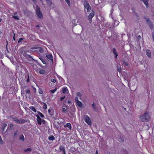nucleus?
I'll list each match as a JSON object with an SVG mask.
<instances>
[{"mask_svg": "<svg viewBox=\"0 0 154 154\" xmlns=\"http://www.w3.org/2000/svg\"><path fill=\"white\" fill-rule=\"evenodd\" d=\"M140 118L142 121L146 122L149 121L150 117L149 113L146 112L143 115L141 116Z\"/></svg>", "mask_w": 154, "mask_h": 154, "instance_id": "obj_1", "label": "nucleus"}, {"mask_svg": "<svg viewBox=\"0 0 154 154\" xmlns=\"http://www.w3.org/2000/svg\"><path fill=\"white\" fill-rule=\"evenodd\" d=\"M36 13L39 18L41 19L43 17L42 13L40 11L39 8L37 5H36Z\"/></svg>", "mask_w": 154, "mask_h": 154, "instance_id": "obj_2", "label": "nucleus"}, {"mask_svg": "<svg viewBox=\"0 0 154 154\" xmlns=\"http://www.w3.org/2000/svg\"><path fill=\"white\" fill-rule=\"evenodd\" d=\"M94 12L93 10H92L89 15L88 17V19L89 22L91 23L92 21V18L94 16Z\"/></svg>", "mask_w": 154, "mask_h": 154, "instance_id": "obj_3", "label": "nucleus"}, {"mask_svg": "<svg viewBox=\"0 0 154 154\" xmlns=\"http://www.w3.org/2000/svg\"><path fill=\"white\" fill-rule=\"evenodd\" d=\"M84 119L85 121L88 125H90L91 124V122L90 118L87 115H85L84 116Z\"/></svg>", "mask_w": 154, "mask_h": 154, "instance_id": "obj_4", "label": "nucleus"}, {"mask_svg": "<svg viewBox=\"0 0 154 154\" xmlns=\"http://www.w3.org/2000/svg\"><path fill=\"white\" fill-rule=\"evenodd\" d=\"M85 8L86 9L87 12H89L91 9V8L89 3L87 2H85L84 3Z\"/></svg>", "mask_w": 154, "mask_h": 154, "instance_id": "obj_5", "label": "nucleus"}, {"mask_svg": "<svg viewBox=\"0 0 154 154\" xmlns=\"http://www.w3.org/2000/svg\"><path fill=\"white\" fill-rule=\"evenodd\" d=\"M36 116L37 117V120L38 123V124L40 125L41 124L42 122L43 123L44 122L45 120H44L40 118V116H39L38 115H36Z\"/></svg>", "mask_w": 154, "mask_h": 154, "instance_id": "obj_6", "label": "nucleus"}, {"mask_svg": "<svg viewBox=\"0 0 154 154\" xmlns=\"http://www.w3.org/2000/svg\"><path fill=\"white\" fill-rule=\"evenodd\" d=\"M145 20L150 28L152 29L153 28V26L152 23L150 21L149 19L148 18H147L145 19Z\"/></svg>", "mask_w": 154, "mask_h": 154, "instance_id": "obj_7", "label": "nucleus"}, {"mask_svg": "<svg viewBox=\"0 0 154 154\" xmlns=\"http://www.w3.org/2000/svg\"><path fill=\"white\" fill-rule=\"evenodd\" d=\"M14 120L18 123H24L26 122L25 120L22 119H14Z\"/></svg>", "mask_w": 154, "mask_h": 154, "instance_id": "obj_8", "label": "nucleus"}, {"mask_svg": "<svg viewBox=\"0 0 154 154\" xmlns=\"http://www.w3.org/2000/svg\"><path fill=\"white\" fill-rule=\"evenodd\" d=\"M128 58L126 57H125L123 59V62L125 64V65L126 66H128Z\"/></svg>", "mask_w": 154, "mask_h": 154, "instance_id": "obj_9", "label": "nucleus"}, {"mask_svg": "<svg viewBox=\"0 0 154 154\" xmlns=\"http://www.w3.org/2000/svg\"><path fill=\"white\" fill-rule=\"evenodd\" d=\"M146 54L147 57L149 58H150L151 57V52L150 50H147L146 51Z\"/></svg>", "mask_w": 154, "mask_h": 154, "instance_id": "obj_10", "label": "nucleus"}, {"mask_svg": "<svg viewBox=\"0 0 154 154\" xmlns=\"http://www.w3.org/2000/svg\"><path fill=\"white\" fill-rule=\"evenodd\" d=\"M47 57L51 60H53L52 55L51 54H48L46 55Z\"/></svg>", "mask_w": 154, "mask_h": 154, "instance_id": "obj_11", "label": "nucleus"}, {"mask_svg": "<svg viewBox=\"0 0 154 154\" xmlns=\"http://www.w3.org/2000/svg\"><path fill=\"white\" fill-rule=\"evenodd\" d=\"M64 127L65 128L67 127L70 130L71 129V125L70 123H67L66 124V125H64Z\"/></svg>", "mask_w": 154, "mask_h": 154, "instance_id": "obj_12", "label": "nucleus"}, {"mask_svg": "<svg viewBox=\"0 0 154 154\" xmlns=\"http://www.w3.org/2000/svg\"><path fill=\"white\" fill-rule=\"evenodd\" d=\"M143 2L144 4L146 5V7L147 8L148 7V2L149 0H140Z\"/></svg>", "mask_w": 154, "mask_h": 154, "instance_id": "obj_13", "label": "nucleus"}, {"mask_svg": "<svg viewBox=\"0 0 154 154\" xmlns=\"http://www.w3.org/2000/svg\"><path fill=\"white\" fill-rule=\"evenodd\" d=\"M17 13H15L14 14V15H13L12 17H13V18L14 19H15L19 20L20 19L19 18L18 16L17 15Z\"/></svg>", "mask_w": 154, "mask_h": 154, "instance_id": "obj_14", "label": "nucleus"}, {"mask_svg": "<svg viewBox=\"0 0 154 154\" xmlns=\"http://www.w3.org/2000/svg\"><path fill=\"white\" fill-rule=\"evenodd\" d=\"M77 104V105L80 108H81L82 106V104L81 102L80 101H78L76 103Z\"/></svg>", "mask_w": 154, "mask_h": 154, "instance_id": "obj_15", "label": "nucleus"}, {"mask_svg": "<svg viewBox=\"0 0 154 154\" xmlns=\"http://www.w3.org/2000/svg\"><path fill=\"white\" fill-rule=\"evenodd\" d=\"M29 108L31 110L34 112H36V109L34 106H30Z\"/></svg>", "mask_w": 154, "mask_h": 154, "instance_id": "obj_16", "label": "nucleus"}, {"mask_svg": "<svg viewBox=\"0 0 154 154\" xmlns=\"http://www.w3.org/2000/svg\"><path fill=\"white\" fill-rule=\"evenodd\" d=\"M68 91L67 88L66 87L63 88H62V91L64 93Z\"/></svg>", "mask_w": 154, "mask_h": 154, "instance_id": "obj_17", "label": "nucleus"}, {"mask_svg": "<svg viewBox=\"0 0 154 154\" xmlns=\"http://www.w3.org/2000/svg\"><path fill=\"white\" fill-rule=\"evenodd\" d=\"M59 149L60 151H63L65 150V148L64 147L60 146L59 147Z\"/></svg>", "mask_w": 154, "mask_h": 154, "instance_id": "obj_18", "label": "nucleus"}, {"mask_svg": "<svg viewBox=\"0 0 154 154\" xmlns=\"http://www.w3.org/2000/svg\"><path fill=\"white\" fill-rule=\"evenodd\" d=\"M48 139L49 140L53 141L54 139V137L53 136H51L49 137Z\"/></svg>", "mask_w": 154, "mask_h": 154, "instance_id": "obj_19", "label": "nucleus"}, {"mask_svg": "<svg viewBox=\"0 0 154 154\" xmlns=\"http://www.w3.org/2000/svg\"><path fill=\"white\" fill-rule=\"evenodd\" d=\"M20 139L22 141H24L25 139L24 136L23 135H20Z\"/></svg>", "mask_w": 154, "mask_h": 154, "instance_id": "obj_20", "label": "nucleus"}, {"mask_svg": "<svg viewBox=\"0 0 154 154\" xmlns=\"http://www.w3.org/2000/svg\"><path fill=\"white\" fill-rule=\"evenodd\" d=\"M38 50L41 53H43V49L41 48H38Z\"/></svg>", "mask_w": 154, "mask_h": 154, "instance_id": "obj_21", "label": "nucleus"}, {"mask_svg": "<svg viewBox=\"0 0 154 154\" xmlns=\"http://www.w3.org/2000/svg\"><path fill=\"white\" fill-rule=\"evenodd\" d=\"M43 108L44 109H46L47 108V104L45 103H43Z\"/></svg>", "mask_w": 154, "mask_h": 154, "instance_id": "obj_22", "label": "nucleus"}, {"mask_svg": "<svg viewBox=\"0 0 154 154\" xmlns=\"http://www.w3.org/2000/svg\"><path fill=\"white\" fill-rule=\"evenodd\" d=\"M113 52L114 54L116 55V57L118 56L117 54V52L116 51V50L115 49H113Z\"/></svg>", "mask_w": 154, "mask_h": 154, "instance_id": "obj_23", "label": "nucleus"}, {"mask_svg": "<svg viewBox=\"0 0 154 154\" xmlns=\"http://www.w3.org/2000/svg\"><path fill=\"white\" fill-rule=\"evenodd\" d=\"M38 114H39V116H40L42 118H44V116L42 114V113L41 112H38Z\"/></svg>", "mask_w": 154, "mask_h": 154, "instance_id": "obj_24", "label": "nucleus"}, {"mask_svg": "<svg viewBox=\"0 0 154 154\" xmlns=\"http://www.w3.org/2000/svg\"><path fill=\"white\" fill-rule=\"evenodd\" d=\"M69 6H70V2L69 0H65Z\"/></svg>", "mask_w": 154, "mask_h": 154, "instance_id": "obj_25", "label": "nucleus"}, {"mask_svg": "<svg viewBox=\"0 0 154 154\" xmlns=\"http://www.w3.org/2000/svg\"><path fill=\"white\" fill-rule=\"evenodd\" d=\"M39 73L41 74H44L45 73V71L43 70H40L39 72Z\"/></svg>", "mask_w": 154, "mask_h": 154, "instance_id": "obj_26", "label": "nucleus"}, {"mask_svg": "<svg viewBox=\"0 0 154 154\" xmlns=\"http://www.w3.org/2000/svg\"><path fill=\"white\" fill-rule=\"evenodd\" d=\"M76 96L77 97H80L82 96V95L80 93L78 92L76 94Z\"/></svg>", "mask_w": 154, "mask_h": 154, "instance_id": "obj_27", "label": "nucleus"}, {"mask_svg": "<svg viewBox=\"0 0 154 154\" xmlns=\"http://www.w3.org/2000/svg\"><path fill=\"white\" fill-rule=\"evenodd\" d=\"M119 23V22L118 21H115L114 23V25L116 26H117Z\"/></svg>", "mask_w": 154, "mask_h": 154, "instance_id": "obj_28", "label": "nucleus"}, {"mask_svg": "<svg viewBox=\"0 0 154 154\" xmlns=\"http://www.w3.org/2000/svg\"><path fill=\"white\" fill-rule=\"evenodd\" d=\"M39 59H40V60L42 61V63H44V64H45L46 63V62L44 60V59H43V58H42V57H41V58H40Z\"/></svg>", "mask_w": 154, "mask_h": 154, "instance_id": "obj_29", "label": "nucleus"}, {"mask_svg": "<svg viewBox=\"0 0 154 154\" xmlns=\"http://www.w3.org/2000/svg\"><path fill=\"white\" fill-rule=\"evenodd\" d=\"M31 149L30 148H28L27 149H25L24 151V152H28V151H31Z\"/></svg>", "mask_w": 154, "mask_h": 154, "instance_id": "obj_30", "label": "nucleus"}, {"mask_svg": "<svg viewBox=\"0 0 154 154\" xmlns=\"http://www.w3.org/2000/svg\"><path fill=\"white\" fill-rule=\"evenodd\" d=\"M57 90L56 88L54 90H52L51 91H51L52 93H54Z\"/></svg>", "mask_w": 154, "mask_h": 154, "instance_id": "obj_31", "label": "nucleus"}, {"mask_svg": "<svg viewBox=\"0 0 154 154\" xmlns=\"http://www.w3.org/2000/svg\"><path fill=\"white\" fill-rule=\"evenodd\" d=\"M38 92L40 94H42L43 93L42 90L41 89H39L38 91Z\"/></svg>", "mask_w": 154, "mask_h": 154, "instance_id": "obj_32", "label": "nucleus"}, {"mask_svg": "<svg viewBox=\"0 0 154 154\" xmlns=\"http://www.w3.org/2000/svg\"><path fill=\"white\" fill-rule=\"evenodd\" d=\"M3 143V141L1 137L0 136V144H2Z\"/></svg>", "mask_w": 154, "mask_h": 154, "instance_id": "obj_33", "label": "nucleus"}, {"mask_svg": "<svg viewBox=\"0 0 154 154\" xmlns=\"http://www.w3.org/2000/svg\"><path fill=\"white\" fill-rule=\"evenodd\" d=\"M23 38H20L19 40L18 41V43H20V42H21L23 40Z\"/></svg>", "mask_w": 154, "mask_h": 154, "instance_id": "obj_34", "label": "nucleus"}, {"mask_svg": "<svg viewBox=\"0 0 154 154\" xmlns=\"http://www.w3.org/2000/svg\"><path fill=\"white\" fill-rule=\"evenodd\" d=\"M51 81L53 83H55L56 82V80L54 79H51Z\"/></svg>", "mask_w": 154, "mask_h": 154, "instance_id": "obj_35", "label": "nucleus"}, {"mask_svg": "<svg viewBox=\"0 0 154 154\" xmlns=\"http://www.w3.org/2000/svg\"><path fill=\"white\" fill-rule=\"evenodd\" d=\"M62 111L63 112H65L66 111V108H62Z\"/></svg>", "mask_w": 154, "mask_h": 154, "instance_id": "obj_36", "label": "nucleus"}, {"mask_svg": "<svg viewBox=\"0 0 154 154\" xmlns=\"http://www.w3.org/2000/svg\"><path fill=\"white\" fill-rule=\"evenodd\" d=\"M92 106L94 109H95V105L94 104V103H93L92 104Z\"/></svg>", "mask_w": 154, "mask_h": 154, "instance_id": "obj_37", "label": "nucleus"}, {"mask_svg": "<svg viewBox=\"0 0 154 154\" xmlns=\"http://www.w3.org/2000/svg\"><path fill=\"white\" fill-rule=\"evenodd\" d=\"M65 96H64L63 97H61L60 98V101H62L65 98Z\"/></svg>", "mask_w": 154, "mask_h": 154, "instance_id": "obj_38", "label": "nucleus"}, {"mask_svg": "<svg viewBox=\"0 0 154 154\" xmlns=\"http://www.w3.org/2000/svg\"><path fill=\"white\" fill-rule=\"evenodd\" d=\"M75 102H76V103L78 101H79V100H78V97H76L75 98Z\"/></svg>", "mask_w": 154, "mask_h": 154, "instance_id": "obj_39", "label": "nucleus"}, {"mask_svg": "<svg viewBox=\"0 0 154 154\" xmlns=\"http://www.w3.org/2000/svg\"><path fill=\"white\" fill-rule=\"evenodd\" d=\"M26 93H27V94L29 93H30V91L29 89L27 90H26Z\"/></svg>", "mask_w": 154, "mask_h": 154, "instance_id": "obj_40", "label": "nucleus"}, {"mask_svg": "<svg viewBox=\"0 0 154 154\" xmlns=\"http://www.w3.org/2000/svg\"><path fill=\"white\" fill-rule=\"evenodd\" d=\"M7 125V124L6 123H4V124H3V127L4 128H5V127H6Z\"/></svg>", "mask_w": 154, "mask_h": 154, "instance_id": "obj_41", "label": "nucleus"}, {"mask_svg": "<svg viewBox=\"0 0 154 154\" xmlns=\"http://www.w3.org/2000/svg\"><path fill=\"white\" fill-rule=\"evenodd\" d=\"M32 0L34 4L36 3V1L35 0Z\"/></svg>", "mask_w": 154, "mask_h": 154, "instance_id": "obj_42", "label": "nucleus"}, {"mask_svg": "<svg viewBox=\"0 0 154 154\" xmlns=\"http://www.w3.org/2000/svg\"><path fill=\"white\" fill-rule=\"evenodd\" d=\"M15 34H14V37H13V39H14V41H15V37H15Z\"/></svg>", "mask_w": 154, "mask_h": 154, "instance_id": "obj_43", "label": "nucleus"}, {"mask_svg": "<svg viewBox=\"0 0 154 154\" xmlns=\"http://www.w3.org/2000/svg\"><path fill=\"white\" fill-rule=\"evenodd\" d=\"M46 1L48 3L49 2V3H50V4L51 3V2H50V0H46Z\"/></svg>", "mask_w": 154, "mask_h": 154, "instance_id": "obj_44", "label": "nucleus"}, {"mask_svg": "<svg viewBox=\"0 0 154 154\" xmlns=\"http://www.w3.org/2000/svg\"><path fill=\"white\" fill-rule=\"evenodd\" d=\"M37 48H36V47H32L31 48V49H36Z\"/></svg>", "mask_w": 154, "mask_h": 154, "instance_id": "obj_45", "label": "nucleus"}, {"mask_svg": "<svg viewBox=\"0 0 154 154\" xmlns=\"http://www.w3.org/2000/svg\"><path fill=\"white\" fill-rule=\"evenodd\" d=\"M33 88L34 89V92H35L36 91V89L35 88Z\"/></svg>", "mask_w": 154, "mask_h": 154, "instance_id": "obj_46", "label": "nucleus"}, {"mask_svg": "<svg viewBox=\"0 0 154 154\" xmlns=\"http://www.w3.org/2000/svg\"><path fill=\"white\" fill-rule=\"evenodd\" d=\"M26 81L27 82H29V78H28V79H27Z\"/></svg>", "mask_w": 154, "mask_h": 154, "instance_id": "obj_47", "label": "nucleus"}, {"mask_svg": "<svg viewBox=\"0 0 154 154\" xmlns=\"http://www.w3.org/2000/svg\"><path fill=\"white\" fill-rule=\"evenodd\" d=\"M95 154H98V152L97 151H96Z\"/></svg>", "mask_w": 154, "mask_h": 154, "instance_id": "obj_48", "label": "nucleus"}, {"mask_svg": "<svg viewBox=\"0 0 154 154\" xmlns=\"http://www.w3.org/2000/svg\"><path fill=\"white\" fill-rule=\"evenodd\" d=\"M68 103H70L71 102H70V101L68 100Z\"/></svg>", "mask_w": 154, "mask_h": 154, "instance_id": "obj_49", "label": "nucleus"}, {"mask_svg": "<svg viewBox=\"0 0 154 154\" xmlns=\"http://www.w3.org/2000/svg\"><path fill=\"white\" fill-rule=\"evenodd\" d=\"M63 154H66V153H65V150H64V151H63Z\"/></svg>", "mask_w": 154, "mask_h": 154, "instance_id": "obj_50", "label": "nucleus"}, {"mask_svg": "<svg viewBox=\"0 0 154 154\" xmlns=\"http://www.w3.org/2000/svg\"><path fill=\"white\" fill-rule=\"evenodd\" d=\"M48 112H51V110L50 109H49L48 110Z\"/></svg>", "mask_w": 154, "mask_h": 154, "instance_id": "obj_51", "label": "nucleus"}, {"mask_svg": "<svg viewBox=\"0 0 154 154\" xmlns=\"http://www.w3.org/2000/svg\"><path fill=\"white\" fill-rule=\"evenodd\" d=\"M16 133H14V135L15 136L16 135Z\"/></svg>", "mask_w": 154, "mask_h": 154, "instance_id": "obj_52", "label": "nucleus"}, {"mask_svg": "<svg viewBox=\"0 0 154 154\" xmlns=\"http://www.w3.org/2000/svg\"><path fill=\"white\" fill-rule=\"evenodd\" d=\"M12 127L13 126V125L12 124H11L10 125Z\"/></svg>", "mask_w": 154, "mask_h": 154, "instance_id": "obj_53", "label": "nucleus"}, {"mask_svg": "<svg viewBox=\"0 0 154 154\" xmlns=\"http://www.w3.org/2000/svg\"><path fill=\"white\" fill-rule=\"evenodd\" d=\"M37 26L38 27H39V26L38 25H37Z\"/></svg>", "mask_w": 154, "mask_h": 154, "instance_id": "obj_54", "label": "nucleus"}, {"mask_svg": "<svg viewBox=\"0 0 154 154\" xmlns=\"http://www.w3.org/2000/svg\"><path fill=\"white\" fill-rule=\"evenodd\" d=\"M1 20H0V22H1Z\"/></svg>", "mask_w": 154, "mask_h": 154, "instance_id": "obj_55", "label": "nucleus"}, {"mask_svg": "<svg viewBox=\"0 0 154 154\" xmlns=\"http://www.w3.org/2000/svg\"><path fill=\"white\" fill-rule=\"evenodd\" d=\"M41 2L42 1V0H40Z\"/></svg>", "mask_w": 154, "mask_h": 154, "instance_id": "obj_56", "label": "nucleus"}]
</instances>
